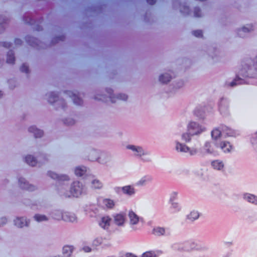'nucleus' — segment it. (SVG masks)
<instances>
[{
	"label": "nucleus",
	"instance_id": "obj_1",
	"mask_svg": "<svg viewBox=\"0 0 257 257\" xmlns=\"http://www.w3.org/2000/svg\"><path fill=\"white\" fill-rule=\"evenodd\" d=\"M58 191L60 195L66 198L71 196L78 197L86 193V188L79 181H75L72 184L69 191L66 190L64 185H63L61 188H58Z\"/></svg>",
	"mask_w": 257,
	"mask_h": 257
},
{
	"label": "nucleus",
	"instance_id": "obj_2",
	"mask_svg": "<svg viewBox=\"0 0 257 257\" xmlns=\"http://www.w3.org/2000/svg\"><path fill=\"white\" fill-rule=\"evenodd\" d=\"M126 148L132 151L133 155L139 158L143 162H151L152 161L151 152L143 147L138 145H128Z\"/></svg>",
	"mask_w": 257,
	"mask_h": 257
},
{
	"label": "nucleus",
	"instance_id": "obj_3",
	"mask_svg": "<svg viewBox=\"0 0 257 257\" xmlns=\"http://www.w3.org/2000/svg\"><path fill=\"white\" fill-rule=\"evenodd\" d=\"M107 95H98L95 96L94 99L96 100H101L102 101L107 102L111 101L112 103L116 102L117 100H126L127 99V95L124 93H119L116 95L112 93V90L111 88H107L106 90Z\"/></svg>",
	"mask_w": 257,
	"mask_h": 257
},
{
	"label": "nucleus",
	"instance_id": "obj_4",
	"mask_svg": "<svg viewBox=\"0 0 257 257\" xmlns=\"http://www.w3.org/2000/svg\"><path fill=\"white\" fill-rule=\"evenodd\" d=\"M188 245H190L191 249H195L204 254H206L209 251V248L207 245L204 244H197L195 242H187L181 246L179 247L178 249L180 250L189 251V248L188 247Z\"/></svg>",
	"mask_w": 257,
	"mask_h": 257
},
{
	"label": "nucleus",
	"instance_id": "obj_5",
	"mask_svg": "<svg viewBox=\"0 0 257 257\" xmlns=\"http://www.w3.org/2000/svg\"><path fill=\"white\" fill-rule=\"evenodd\" d=\"M257 56L253 60V65H247L241 70L239 75L243 77H254L257 75Z\"/></svg>",
	"mask_w": 257,
	"mask_h": 257
},
{
	"label": "nucleus",
	"instance_id": "obj_6",
	"mask_svg": "<svg viewBox=\"0 0 257 257\" xmlns=\"http://www.w3.org/2000/svg\"><path fill=\"white\" fill-rule=\"evenodd\" d=\"M175 150L178 153H188L190 155L193 156L195 155L197 152L198 150L197 149L194 148H189L186 145L183 143H181L178 141H175Z\"/></svg>",
	"mask_w": 257,
	"mask_h": 257
},
{
	"label": "nucleus",
	"instance_id": "obj_7",
	"mask_svg": "<svg viewBox=\"0 0 257 257\" xmlns=\"http://www.w3.org/2000/svg\"><path fill=\"white\" fill-rule=\"evenodd\" d=\"M127 215L130 227L133 230L136 231L138 230L137 225L140 221L143 220V218L140 217L132 210H128Z\"/></svg>",
	"mask_w": 257,
	"mask_h": 257
},
{
	"label": "nucleus",
	"instance_id": "obj_8",
	"mask_svg": "<svg viewBox=\"0 0 257 257\" xmlns=\"http://www.w3.org/2000/svg\"><path fill=\"white\" fill-rule=\"evenodd\" d=\"M47 95L48 96V101L50 103H55L56 109L61 108L64 109L66 105L65 101L62 99H59L57 93L54 92L48 93Z\"/></svg>",
	"mask_w": 257,
	"mask_h": 257
},
{
	"label": "nucleus",
	"instance_id": "obj_9",
	"mask_svg": "<svg viewBox=\"0 0 257 257\" xmlns=\"http://www.w3.org/2000/svg\"><path fill=\"white\" fill-rule=\"evenodd\" d=\"M206 131V128L196 121H191L187 125V131L192 136L199 135Z\"/></svg>",
	"mask_w": 257,
	"mask_h": 257
},
{
	"label": "nucleus",
	"instance_id": "obj_10",
	"mask_svg": "<svg viewBox=\"0 0 257 257\" xmlns=\"http://www.w3.org/2000/svg\"><path fill=\"white\" fill-rule=\"evenodd\" d=\"M215 147L214 143L213 145L211 142L206 141L201 148L200 151L203 155H215L217 153Z\"/></svg>",
	"mask_w": 257,
	"mask_h": 257
},
{
	"label": "nucleus",
	"instance_id": "obj_11",
	"mask_svg": "<svg viewBox=\"0 0 257 257\" xmlns=\"http://www.w3.org/2000/svg\"><path fill=\"white\" fill-rule=\"evenodd\" d=\"M116 192L121 191L122 193L128 197L134 196L136 193V190L134 186L128 185L122 187H116L115 188Z\"/></svg>",
	"mask_w": 257,
	"mask_h": 257
},
{
	"label": "nucleus",
	"instance_id": "obj_12",
	"mask_svg": "<svg viewBox=\"0 0 257 257\" xmlns=\"http://www.w3.org/2000/svg\"><path fill=\"white\" fill-rule=\"evenodd\" d=\"M219 110L220 114L224 116H227L229 114V101L226 98L221 99L219 103Z\"/></svg>",
	"mask_w": 257,
	"mask_h": 257
},
{
	"label": "nucleus",
	"instance_id": "obj_13",
	"mask_svg": "<svg viewBox=\"0 0 257 257\" xmlns=\"http://www.w3.org/2000/svg\"><path fill=\"white\" fill-rule=\"evenodd\" d=\"M115 224L119 226H123L126 221V213L121 212L113 215Z\"/></svg>",
	"mask_w": 257,
	"mask_h": 257
},
{
	"label": "nucleus",
	"instance_id": "obj_14",
	"mask_svg": "<svg viewBox=\"0 0 257 257\" xmlns=\"http://www.w3.org/2000/svg\"><path fill=\"white\" fill-rule=\"evenodd\" d=\"M216 148H220L224 153H229L232 149L230 143L227 141H216L215 143Z\"/></svg>",
	"mask_w": 257,
	"mask_h": 257
},
{
	"label": "nucleus",
	"instance_id": "obj_15",
	"mask_svg": "<svg viewBox=\"0 0 257 257\" xmlns=\"http://www.w3.org/2000/svg\"><path fill=\"white\" fill-rule=\"evenodd\" d=\"M152 233L157 236H168L171 234V230L169 228L157 226L153 228Z\"/></svg>",
	"mask_w": 257,
	"mask_h": 257
},
{
	"label": "nucleus",
	"instance_id": "obj_16",
	"mask_svg": "<svg viewBox=\"0 0 257 257\" xmlns=\"http://www.w3.org/2000/svg\"><path fill=\"white\" fill-rule=\"evenodd\" d=\"M39 162H38L37 160L32 156L28 155L25 157V162L30 166H35L37 164H40L41 163V159H43L44 160L43 163H44L47 160L46 156L45 155H42L39 157Z\"/></svg>",
	"mask_w": 257,
	"mask_h": 257
},
{
	"label": "nucleus",
	"instance_id": "obj_17",
	"mask_svg": "<svg viewBox=\"0 0 257 257\" xmlns=\"http://www.w3.org/2000/svg\"><path fill=\"white\" fill-rule=\"evenodd\" d=\"M98 204L104 209H112L115 206V202L110 199L99 198L98 200Z\"/></svg>",
	"mask_w": 257,
	"mask_h": 257
},
{
	"label": "nucleus",
	"instance_id": "obj_18",
	"mask_svg": "<svg viewBox=\"0 0 257 257\" xmlns=\"http://www.w3.org/2000/svg\"><path fill=\"white\" fill-rule=\"evenodd\" d=\"M65 94L72 99L75 104L81 105L83 103L82 99L78 96L77 92L68 90L65 92Z\"/></svg>",
	"mask_w": 257,
	"mask_h": 257
},
{
	"label": "nucleus",
	"instance_id": "obj_19",
	"mask_svg": "<svg viewBox=\"0 0 257 257\" xmlns=\"http://www.w3.org/2000/svg\"><path fill=\"white\" fill-rule=\"evenodd\" d=\"M19 184L22 189H25L29 191H33L36 189V187L35 186L29 184L25 178L22 177L19 179Z\"/></svg>",
	"mask_w": 257,
	"mask_h": 257
},
{
	"label": "nucleus",
	"instance_id": "obj_20",
	"mask_svg": "<svg viewBox=\"0 0 257 257\" xmlns=\"http://www.w3.org/2000/svg\"><path fill=\"white\" fill-rule=\"evenodd\" d=\"M48 174L51 178L57 180L59 184H61V181H68L69 179V177L66 175H59L51 171L48 172Z\"/></svg>",
	"mask_w": 257,
	"mask_h": 257
},
{
	"label": "nucleus",
	"instance_id": "obj_21",
	"mask_svg": "<svg viewBox=\"0 0 257 257\" xmlns=\"http://www.w3.org/2000/svg\"><path fill=\"white\" fill-rule=\"evenodd\" d=\"M63 220L70 222H76L77 221V217L74 213L65 212H64Z\"/></svg>",
	"mask_w": 257,
	"mask_h": 257
},
{
	"label": "nucleus",
	"instance_id": "obj_22",
	"mask_svg": "<svg viewBox=\"0 0 257 257\" xmlns=\"http://www.w3.org/2000/svg\"><path fill=\"white\" fill-rule=\"evenodd\" d=\"M252 30H253V26L251 25L248 24L239 30L237 34L239 37L243 38L247 35V33Z\"/></svg>",
	"mask_w": 257,
	"mask_h": 257
},
{
	"label": "nucleus",
	"instance_id": "obj_23",
	"mask_svg": "<svg viewBox=\"0 0 257 257\" xmlns=\"http://www.w3.org/2000/svg\"><path fill=\"white\" fill-rule=\"evenodd\" d=\"M153 180V178L150 175H146L142 177L136 183L138 186H144L147 185L148 184L151 183Z\"/></svg>",
	"mask_w": 257,
	"mask_h": 257
},
{
	"label": "nucleus",
	"instance_id": "obj_24",
	"mask_svg": "<svg viewBox=\"0 0 257 257\" xmlns=\"http://www.w3.org/2000/svg\"><path fill=\"white\" fill-rule=\"evenodd\" d=\"M111 160L110 155L105 153H100L97 162L101 164H106Z\"/></svg>",
	"mask_w": 257,
	"mask_h": 257
},
{
	"label": "nucleus",
	"instance_id": "obj_25",
	"mask_svg": "<svg viewBox=\"0 0 257 257\" xmlns=\"http://www.w3.org/2000/svg\"><path fill=\"white\" fill-rule=\"evenodd\" d=\"M223 134L222 132L221 126L218 128L213 129L211 132V137L214 141V143L216 141H219V138Z\"/></svg>",
	"mask_w": 257,
	"mask_h": 257
},
{
	"label": "nucleus",
	"instance_id": "obj_26",
	"mask_svg": "<svg viewBox=\"0 0 257 257\" xmlns=\"http://www.w3.org/2000/svg\"><path fill=\"white\" fill-rule=\"evenodd\" d=\"M29 222L24 217H17L14 220L15 225L18 227H23L28 226Z\"/></svg>",
	"mask_w": 257,
	"mask_h": 257
},
{
	"label": "nucleus",
	"instance_id": "obj_27",
	"mask_svg": "<svg viewBox=\"0 0 257 257\" xmlns=\"http://www.w3.org/2000/svg\"><path fill=\"white\" fill-rule=\"evenodd\" d=\"M50 215L53 219L58 220H63L64 212L60 210L55 209L51 212Z\"/></svg>",
	"mask_w": 257,
	"mask_h": 257
},
{
	"label": "nucleus",
	"instance_id": "obj_28",
	"mask_svg": "<svg viewBox=\"0 0 257 257\" xmlns=\"http://www.w3.org/2000/svg\"><path fill=\"white\" fill-rule=\"evenodd\" d=\"M243 198L245 201L254 205H257V196L251 194L245 193L243 194Z\"/></svg>",
	"mask_w": 257,
	"mask_h": 257
},
{
	"label": "nucleus",
	"instance_id": "obj_29",
	"mask_svg": "<svg viewBox=\"0 0 257 257\" xmlns=\"http://www.w3.org/2000/svg\"><path fill=\"white\" fill-rule=\"evenodd\" d=\"M100 152L96 150H92L89 153L88 159L91 161H97Z\"/></svg>",
	"mask_w": 257,
	"mask_h": 257
},
{
	"label": "nucleus",
	"instance_id": "obj_30",
	"mask_svg": "<svg viewBox=\"0 0 257 257\" xmlns=\"http://www.w3.org/2000/svg\"><path fill=\"white\" fill-rule=\"evenodd\" d=\"M111 219L108 216H104L101 218L99 224L104 229H107L110 225Z\"/></svg>",
	"mask_w": 257,
	"mask_h": 257
},
{
	"label": "nucleus",
	"instance_id": "obj_31",
	"mask_svg": "<svg viewBox=\"0 0 257 257\" xmlns=\"http://www.w3.org/2000/svg\"><path fill=\"white\" fill-rule=\"evenodd\" d=\"M74 247L72 245H65L63 247L62 253L64 257H70Z\"/></svg>",
	"mask_w": 257,
	"mask_h": 257
},
{
	"label": "nucleus",
	"instance_id": "obj_32",
	"mask_svg": "<svg viewBox=\"0 0 257 257\" xmlns=\"http://www.w3.org/2000/svg\"><path fill=\"white\" fill-rule=\"evenodd\" d=\"M29 132L34 134L35 138H41L43 135V132L38 129L35 126H31L29 128Z\"/></svg>",
	"mask_w": 257,
	"mask_h": 257
},
{
	"label": "nucleus",
	"instance_id": "obj_33",
	"mask_svg": "<svg viewBox=\"0 0 257 257\" xmlns=\"http://www.w3.org/2000/svg\"><path fill=\"white\" fill-rule=\"evenodd\" d=\"M222 132L223 134H225L228 137H233L235 135V133L230 128L225 126L221 125Z\"/></svg>",
	"mask_w": 257,
	"mask_h": 257
},
{
	"label": "nucleus",
	"instance_id": "obj_34",
	"mask_svg": "<svg viewBox=\"0 0 257 257\" xmlns=\"http://www.w3.org/2000/svg\"><path fill=\"white\" fill-rule=\"evenodd\" d=\"M199 217V213L198 211L193 210L190 212L189 214L187 215V219L190 221H194Z\"/></svg>",
	"mask_w": 257,
	"mask_h": 257
},
{
	"label": "nucleus",
	"instance_id": "obj_35",
	"mask_svg": "<svg viewBox=\"0 0 257 257\" xmlns=\"http://www.w3.org/2000/svg\"><path fill=\"white\" fill-rule=\"evenodd\" d=\"M171 203L170 210L172 213H176L181 210V207L177 202H169Z\"/></svg>",
	"mask_w": 257,
	"mask_h": 257
},
{
	"label": "nucleus",
	"instance_id": "obj_36",
	"mask_svg": "<svg viewBox=\"0 0 257 257\" xmlns=\"http://www.w3.org/2000/svg\"><path fill=\"white\" fill-rule=\"evenodd\" d=\"M171 76L169 73H164L159 77V80L162 83H166L170 81Z\"/></svg>",
	"mask_w": 257,
	"mask_h": 257
},
{
	"label": "nucleus",
	"instance_id": "obj_37",
	"mask_svg": "<svg viewBox=\"0 0 257 257\" xmlns=\"http://www.w3.org/2000/svg\"><path fill=\"white\" fill-rule=\"evenodd\" d=\"M211 165L214 169L217 170H221L224 167V165L222 162L219 160L213 161L211 163Z\"/></svg>",
	"mask_w": 257,
	"mask_h": 257
},
{
	"label": "nucleus",
	"instance_id": "obj_38",
	"mask_svg": "<svg viewBox=\"0 0 257 257\" xmlns=\"http://www.w3.org/2000/svg\"><path fill=\"white\" fill-rule=\"evenodd\" d=\"M86 172V168L84 166L77 167L75 169V174L77 176H82Z\"/></svg>",
	"mask_w": 257,
	"mask_h": 257
},
{
	"label": "nucleus",
	"instance_id": "obj_39",
	"mask_svg": "<svg viewBox=\"0 0 257 257\" xmlns=\"http://www.w3.org/2000/svg\"><path fill=\"white\" fill-rule=\"evenodd\" d=\"M15 61L14 53L12 50H10L7 54V63L14 64Z\"/></svg>",
	"mask_w": 257,
	"mask_h": 257
},
{
	"label": "nucleus",
	"instance_id": "obj_40",
	"mask_svg": "<svg viewBox=\"0 0 257 257\" xmlns=\"http://www.w3.org/2000/svg\"><path fill=\"white\" fill-rule=\"evenodd\" d=\"M103 186L102 183L99 180L94 179L91 181V187L94 189H101Z\"/></svg>",
	"mask_w": 257,
	"mask_h": 257
},
{
	"label": "nucleus",
	"instance_id": "obj_41",
	"mask_svg": "<svg viewBox=\"0 0 257 257\" xmlns=\"http://www.w3.org/2000/svg\"><path fill=\"white\" fill-rule=\"evenodd\" d=\"M246 83V81L240 78L238 76H237L236 78L230 83V86L233 87L237 85L243 84Z\"/></svg>",
	"mask_w": 257,
	"mask_h": 257
},
{
	"label": "nucleus",
	"instance_id": "obj_42",
	"mask_svg": "<svg viewBox=\"0 0 257 257\" xmlns=\"http://www.w3.org/2000/svg\"><path fill=\"white\" fill-rule=\"evenodd\" d=\"M34 219L38 222L45 221L48 220V218L45 215L37 214L34 216Z\"/></svg>",
	"mask_w": 257,
	"mask_h": 257
},
{
	"label": "nucleus",
	"instance_id": "obj_43",
	"mask_svg": "<svg viewBox=\"0 0 257 257\" xmlns=\"http://www.w3.org/2000/svg\"><path fill=\"white\" fill-rule=\"evenodd\" d=\"M26 41L33 47H35V45L37 44V40L29 36L26 37Z\"/></svg>",
	"mask_w": 257,
	"mask_h": 257
},
{
	"label": "nucleus",
	"instance_id": "obj_44",
	"mask_svg": "<svg viewBox=\"0 0 257 257\" xmlns=\"http://www.w3.org/2000/svg\"><path fill=\"white\" fill-rule=\"evenodd\" d=\"M192 135L191 133H189V132L187 133H183L182 135L181 138L182 140L185 141L186 143H188L191 141Z\"/></svg>",
	"mask_w": 257,
	"mask_h": 257
},
{
	"label": "nucleus",
	"instance_id": "obj_45",
	"mask_svg": "<svg viewBox=\"0 0 257 257\" xmlns=\"http://www.w3.org/2000/svg\"><path fill=\"white\" fill-rule=\"evenodd\" d=\"M180 12L184 15H189V9L188 6L185 5L180 6Z\"/></svg>",
	"mask_w": 257,
	"mask_h": 257
},
{
	"label": "nucleus",
	"instance_id": "obj_46",
	"mask_svg": "<svg viewBox=\"0 0 257 257\" xmlns=\"http://www.w3.org/2000/svg\"><path fill=\"white\" fill-rule=\"evenodd\" d=\"M177 197H178V192H175V191L172 192L170 194L169 202H176V200L177 199Z\"/></svg>",
	"mask_w": 257,
	"mask_h": 257
},
{
	"label": "nucleus",
	"instance_id": "obj_47",
	"mask_svg": "<svg viewBox=\"0 0 257 257\" xmlns=\"http://www.w3.org/2000/svg\"><path fill=\"white\" fill-rule=\"evenodd\" d=\"M102 242V238L101 237H97L95 238L92 242V245L94 246H98Z\"/></svg>",
	"mask_w": 257,
	"mask_h": 257
},
{
	"label": "nucleus",
	"instance_id": "obj_48",
	"mask_svg": "<svg viewBox=\"0 0 257 257\" xmlns=\"http://www.w3.org/2000/svg\"><path fill=\"white\" fill-rule=\"evenodd\" d=\"M142 257H156V254L154 251H149L144 252Z\"/></svg>",
	"mask_w": 257,
	"mask_h": 257
},
{
	"label": "nucleus",
	"instance_id": "obj_49",
	"mask_svg": "<svg viewBox=\"0 0 257 257\" xmlns=\"http://www.w3.org/2000/svg\"><path fill=\"white\" fill-rule=\"evenodd\" d=\"M194 17L196 18L201 17V12L200 9L198 7H196L194 10Z\"/></svg>",
	"mask_w": 257,
	"mask_h": 257
},
{
	"label": "nucleus",
	"instance_id": "obj_50",
	"mask_svg": "<svg viewBox=\"0 0 257 257\" xmlns=\"http://www.w3.org/2000/svg\"><path fill=\"white\" fill-rule=\"evenodd\" d=\"M64 122L68 125H71L75 123V120L71 118H67L64 120Z\"/></svg>",
	"mask_w": 257,
	"mask_h": 257
},
{
	"label": "nucleus",
	"instance_id": "obj_51",
	"mask_svg": "<svg viewBox=\"0 0 257 257\" xmlns=\"http://www.w3.org/2000/svg\"><path fill=\"white\" fill-rule=\"evenodd\" d=\"M24 21L26 24H29L30 25H33L34 23V20L31 17H27L25 16L24 18Z\"/></svg>",
	"mask_w": 257,
	"mask_h": 257
},
{
	"label": "nucleus",
	"instance_id": "obj_52",
	"mask_svg": "<svg viewBox=\"0 0 257 257\" xmlns=\"http://www.w3.org/2000/svg\"><path fill=\"white\" fill-rule=\"evenodd\" d=\"M20 70L22 72L28 73L29 72V67L25 64H23L20 68Z\"/></svg>",
	"mask_w": 257,
	"mask_h": 257
},
{
	"label": "nucleus",
	"instance_id": "obj_53",
	"mask_svg": "<svg viewBox=\"0 0 257 257\" xmlns=\"http://www.w3.org/2000/svg\"><path fill=\"white\" fill-rule=\"evenodd\" d=\"M192 34L198 38H200L203 36L202 31L201 30H196L192 32Z\"/></svg>",
	"mask_w": 257,
	"mask_h": 257
},
{
	"label": "nucleus",
	"instance_id": "obj_54",
	"mask_svg": "<svg viewBox=\"0 0 257 257\" xmlns=\"http://www.w3.org/2000/svg\"><path fill=\"white\" fill-rule=\"evenodd\" d=\"M64 39V36L63 35L60 36L56 38H55L52 40V43L53 44L57 43L59 41H63Z\"/></svg>",
	"mask_w": 257,
	"mask_h": 257
},
{
	"label": "nucleus",
	"instance_id": "obj_55",
	"mask_svg": "<svg viewBox=\"0 0 257 257\" xmlns=\"http://www.w3.org/2000/svg\"><path fill=\"white\" fill-rule=\"evenodd\" d=\"M1 45L5 48H10L11 47L12 44L9 42H3L1 43Z\"/></svg>",
	"mask_w": 257,
	"mask_h": 257
},
{
	"label": "nucleus",
	"instance_id": "obj_56",
	"mask_svg": "<svg viewBox=\"0 0 257 257\" xmlns=\"http://www.w3.org/2000/svg\"><path fill=\"white\" fill-rule=\"evenodd\" d=\"M7 219L6 217H2L0 219V227L7 223Z\"/></svg>",
	"mask_w": 257,
	"mask_h": 257
},
{
	"label": "nucleus",
	"instance_id": "obj_57",
	"mask_svg": "<svg viewBox=\"0 0 257 257\" xmlns=\"http://www.w3.org/2000/svg\"><path fill=\"white\" fill-rule=\"evenodd\" d=\"M5 22L0 23V33H1L5 29Z\"/></svg>",
	"mask_w": 257,
	"mask_h": 257
},
{
	"label": "nucleus",
	"instance_id": "obj_58",
	"mask_svg": "<svg viewBox=\"0 0 257 257\" xmlns=\"http://www.w3.org/2000/svg\"><path fill=\"white\" fill-rule=\"evenodd\" d=\"M83 250L86 252H89L91 251V248L88 246H85L82 248Z\"/></svg>",
	"mask_w": 257,
	"mask_h": 257
},
{
	"label": "nucleus",
	"instance_id": "obj_59",
	"mask_svg": "<svg viewBox=\"0 0 257 257\" xmlns=\"http://www.w3.org/2000/svg\"><path fill=\"white\" fill-rule=\"evenodd\" d=\"M15 44L16 46L21 45L22 44V41L20 39H16L15 40Z\"/></svg>",
	"mask_w": 257,
	"mask_h": 257
},
{
	"label": "nucleus",
	"instance_id": "obj_60",
	"mask_svg": "<svg viewBox=\"0 0 257 257\" xmlns=\"http://www.w3.org/2000/svg\"><path fill=\"white\" fill-rule=\"evenodd\" d=\"M147 2L149 4L153 5L155 4L156 0H147Z\"/></svg>",
	"mask_w": 257,
	"mask_h": 257
},
{
	"label": "nucleus",
	"instance_id": "obj_61",
	"mask_svg": "<svg viewBox=\"0 0 257 257\" xmlns=\"http://www.w3.org/2000/svg\"><path fill=\"white\" fill-rule=\"evenodd\" d=\"M183 84H184L183 82L182 81H180L179 82H178L177 87V88L181 87L183 85Z\"/></svg>",
	"mask_w": 257,
	"mask_h": 257
},
{
	"label": "nucleus",
	"instance_id": "obj_62",
	"mask_svg": "<svg viewBox=\"0 0 257 257\" xmlns=\"http://www.w3.org/2000/svg\"><path fill=\"white\" fill-rule=\"evenodd\" d=\"M2 95H3L2 92L1 91H0V98L2 97Z\"/></svg>",
	"mask_w": 257,
	"mask_h": 257
}]
</instances>
